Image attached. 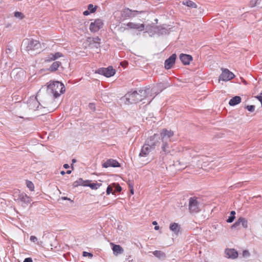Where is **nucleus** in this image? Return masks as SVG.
<instances>
[{
	"label": "nucleus",
	"instance_id": "56",
	"mask_svg": "<svg viewBox=\"0 0 262 262\" xmlns=\"http://www.w3.org/2000/svg\"><path fill=\"white\" fill-rule=\"evenodd\" d=\"M130 192H131V193H132V194H133V193H134V191H133V189H132V190H130Z\"/></svg>",
	"mask_w": 262,
	"mask_h": 262
},
{
	"label": "nucleus",
	"instance_id": "36",
	"mask_svg": "<svg viewBox=\"0 0 262 262\" xmlns=\"http://www.w3.org/2000/svg\"><path fill=\"white\" fill-rule=\"evenodd\" d=\"M14 16L17 18L21 19L24 17V15L22 13L19 12H15L14 13Z\"/></svg>",
	"mask_w": 262,
	"mask_h": 262
},
{
	"label": "nucleus",
	"instance_id": "55",
	"mask_svg": "<svg viewBox=\"0 0 262 262\" xmlns=\"http://www.w3.org/2000/svg\"><path fill=\"white\" fill-rule=\"evenodd\" d=\"M62 199H63V200H70L69 199H68V198H67V197H63Z\"/></svg>",
	"mask_w": 262,
	"mask_h": 262
},
{
	"label": "nucleus",
	"instance_id": "35",
	"mask_svg": "<svg viewBox=\"0 0 262 262\" xmlns=\"http://www.w3.org/2000/svg\"><path fill=\"white\" fill-rule=\"evenodd\" d=\"M96 7H94L93 6V5L92 4H90L88 5V10L91 12V13H93L96 10Z\"/></svg>",
	"mask_w": 262,
	"mask_h": 262
},
{
	"label": "nucleus",
	"instance_id": "45",
	"mask_svg": "<svg viewBox=\"0 0 262 262\" xmlns=\"http://www.w3.org/2000/svg\"><path fill=\"white\" fill-rule=\"evenodd\" d=\"M256 98L261 103H262V93L260 94V95L256 96Z\"/></svg>",
	"mask_w": 262,
	"mask_h": 262
},
{
	"label": "nucleus",
	"instance_id": "33",
	"mask_svg": "<svg viewBox=\"0 0 262 262\" xmlns=\"http://www.w3.org/2000/svg\"><path fill=\"white\" fill-rule=\"evenodd\" d=\"M26 185L27 187L31 190V191H34V186L33 183L30 181H26Z\"/></svg>",
	"mask_w": 262,
	"mask_h": 262
},
{
	"label": "nucleus",
	"instance_id": "30",
	"mask_svg": "<svg viewBox=\"0 0 262 262\" xmlns=\"http://www.w3.org/2000/svg\"><path fill=\"white\" fill-rule=\"evenodd\" d=\"M106 192L107 195L110 194L111 193L115 194V192H114L113 183L107 186Z\"/></svg>",
	"mask_w": 262,
	"mask_h": 262
},
{
	"label": "nucleus",
	"instance_id": "22",
	"mask_svg": "<svg viewBox=\"0 0 262 262\" xmlns=\"http://www.w3.org/2000/svg\"><path fill=\"white\" fill-rule=\"evenodd\" d=\"M38 102L35 99H30L28 101L27 104L30 109H34L38 107Z\"/></svg>",
	"mask_w": 262,
	"mask_h": 262
},
{
	"label": "nucleus",
	"instance_id": "24",
	"mask_svg": "<svg viewBox=\"0 0 262 262\" xmlns=\"http://www.w3.org/2000/svg\"><path fill=\"white\" fill-rule=\"evenodd\" d=\"M89 182V181H84L82 179L80 178V179H79L76 181L74 182L73 186L74 187H77L80 185L86 186L87 184Z\"/></svg>",
	"mask_w": 262,
	"mask_h": 262
},
{
	"label": "nucleus",
	"instance_id": "10",
	"mask_svg": "<svg viewBox=\"0 0 262 262\" xmlns=\"http://www.w3.org/2000/svg\"><path fill=\"white\" fill-rule=\"evenodd\" d=\"M103 25V21L101 19H96L94 22L91 23L90 30L92 32H97L102 27Z\"/></svg>",
	"mask_w": 262,
	"mask_h": 262
},
{
	"label": "nucleus",
	"instance_id": "29",
	"mask_svg": "<svg viewBox=\"0 0 262 262\" xmlns=\"http://www.w3.org/2000/svg\"><path fill=\"white\" fill-rule=\"evenodd\" d=\"M262 0H251L250 3V6L251 7L255 6H260V2Z\"/></svg>",
	"mask_w": 262,
	"mask_h": 262
},
{
	"label": "nucleus",
	"instance_id": "3",
	"mask_svg": "<svg viewBox=\"0 0 262 262\" xmlns=\"http://www.w3.org/2000/svg\"><path fill=\"white\" fill-rule=\"evenodd\" d=\"M23 46L29 53H32L33 51L39 49L40 47V45L38 41L29 39H24L23 41Z\"/></svg>",
	"mask_w": 262,
	"mask_h": 262
},
{
	"label": "nucleus",
	"instance_id": "39",
	"mask_svg": "<svg viewBox=\"0 0 262 262\" xmlns=\"http://www.w3.org/2000/svg\"><path fill=\"white\" fill-rule=\"evenodd\" d=\"M83 256L84 257H89L92 258L93 257V254L91 253H89L88 252L84 251L82 254Z\"/></svg>",
	"mask_w": 262,
	"mask_h": 262
},
{
	"label": "nucleus",
	"instance_id": "28",
	"mask_svg": "<svg viewBox=\"0 0 262 262\" xmlns=\"http://www.w3.org/2000/svg\"><path fill=\"white\" fill-rule=\"evenodd\" d=\"M101 186V183H89H89H88L86 186L90 187L92 189H97Z\"/></svg>",
	"mask_w": 262,
	"mask_h": 262
},
{
	"label": "nucleus",
	"instance_id": "57",
	"mask_svg": "<svg viewBox=\"0 0 262 262\" xmlns=\"http://www.w3.org/2000/svg\"><path fill=\"white\" fill-rule=\"evenodd\" d=\"M73 162H75V160L73 159Z\"/></svg>",
	"mask_w": 262,
	"mask_h": 262
},
{
	"label": "nucleus",
	"instance_id": "50",
	"mask_svg": "<svg viewBox=\"0 0 262 262\" xmlns=\"http://www.w3.org/2000/svg\"><path fill=\"white\" fill-rule=\"evenodd\" d=\"M155 230H158L159 229V227L158 226H156L154 228Z\"/></svg>",
	"mask_w": 262,
	"mask_h": 262
},
{
	"label": "nucleus",
	"instance_id": "23",
	"mask_svg": "<svg viewBox=\"0 0 262 262\" xmlns=\"http://www.w3.org/2000/svg\"><path fill=\"white\" fill-rule=\"evenodd\" d=\"M162 144L161 145V148L162 151L166 154L169 152V142L162 141Z\"/></svg>",
	"mask_w": 262,
	"mask_h": 262
},
{
	"label": "nucleus",
	"instance_id": "25",
	"mask_svg": "<svg viewBox=\"0 0 262 262\" xmlns=\"http://www.w3.org/2000/svg\"><path fill=\"white\" fill-rule=\"evenodd\" d=\"M113 250L115 254H121L123 252V248L118 245H113Z\"/></svg>",
	"mask_w": 262,
	"mask_h": 262
},
{
	"label": "nucleus",
	"instance_id": "32",
	"mask_svg": "<svg viewBox=\"0 0 262 262\" xmlns=\"http://www.w3.org/2000/svg\"><path fill=\"white\" fill-rule=\"evenodd\" d=\"M54 60H55L53 54H49L45 59V61H46V62H51V61H54Z\"/></svg>",
	"mask_w": 262,
	"mask_h": 262
},
{
	"label": "nucleus",
	"instance_id": "54",
	"mask_svg": "<svg viewBox=\"0 0 262 262\" xmlns=\"http://www.w3.org/2000/svg\"><path fill=\"white\" fill-rule=\"evenodd\" d=\"M68 174H70L71 173V170H68L67 172H66Z\"/></svg>",
	"mask_w": 262,
	"mask_h": 262
},
{
	"label": "nucleus",
	"instance_id": "52",
	"mask_svg": "<svg viewBox=\"0 0 262 262\" xmlns=\"http://www.w3.org/2000/svg\"><path fill=\"white\" fill-rule=\"evenodd\" d=\"M65 172L64 171H61L60 172V174H62V175H64L65 174Z\"/></svg>",
	"mask_w": 262,
	"mask_h": 262
},
{
	"label": "nucleus",
	"instance_id": "6",
	"mask_svg": "<svg viewBox=\"0 0 262 262\" xmlns=\"http://www.w3.org/2000/svg\"><path fill=\"white\" fill-rule=\"evenodd\" d=\"M173 135V132L171 130H168L165 128L162 129L160 134L161 141L171 142L172 141L171 138Z\"/></svg>",
	"mask_w": 262,
	"mask_h": 262
},
{
	"label": "nucleus",
	"instance_id": "1",
	"mask_svg": "<svg viewBox=\"0 0 262 262\" xmlns=\"http://www.w3.org/2000/svg\"><path fill=\"white\" fill-rule=\"evenodd\" d=\"M157 94L155 87L152 88H145L138 91L130 92L125 96L126 102L128 103H136L144 100L149 103Z\"/></svg>",
	"mask_w": 262,
	"mask_h": 262
},
{
	"label": "nucleus",
	"instance_id": "26",
	"mask_svg": "<svg viewBox=\"0 0 262 262\" xmlns=\"http://www.w3.org/2000/svg\"><path fill=\"white\" fill-rule=\"evenodd\" d=\"M152 254L158 258H165L166 257L165 254L159 250H156L152 252Z\"/></svg>",
	"mask_w": 262,
	"mask_h": 262
},
{
	"label": "nucleus",
	"instance_id": "37",
	"mask_svg": "<svg viewBox=\"0 0 262 262\" xmlns=\"http://www.w3.org/2000/svg\"><path fill=\"white\" fill-rule=\"evenodd\" d=\"M55 60L57 59L58 58L63 57V55L60 52H56L55 54H53Z\"/></svg>",
	"mask_w": 262,
	"mask_h": 262
},
{
	"label": "nucleus",
	"instance_id": "46",
	"mask_svg": "<svg viewBox=\"0 0 262 262\" xmlns=\"http://www.w3.org/2000/svg\"><path fill=\"white\" fill-rule=\"evenodd\" d=\"M90 13L91 12L88 10L84 11L83 12V14L84 15L86 16V15H89Z\"/></svg>",
	"mask_w": 262,
	"mask_h": 262
},
{
	"label": "nucleus",
	"instance_id": "51",
	"mask_svg": "<svg viewBox=\"0 0 262 262\" xmlns=\"http://www.w3.org/2000/svg\"><path fill=\"white\" fill-rule=\"evenodd\" d=\"M151 27L150 26H146V30H147V32L149 30V28H150Z\"/></svg>",
	"mask_w": 262,
	"mask_h": 262
},
{
	"label": "nucleus",
	"instance_id": "13",
	"mask_svg": "<svg viewBox=\"0 0 262 262\" xmlns=\"http://www.w3.org/2000/svg\"><path fill=\"white\" fill-rule=\"evenodd\" d=\"M103 167L107 168L109 167H120V164L117 161L114 159H108L102 164Z\"/></svg>",
	"mask_w": 262,
	"mask_h": 262
},
{
	"label": "nucleus",
	"instance_id": "7",
	"mask_svg": "<svg viewBox=\"0 0 262 262\" xmlns=\"http://www.w3.org/2000/svg\"><path fill=\"white\" fill-rule=\"evenodd\" d=\"M161 138L160 135L155 134L153 136H150L146 141L149 145L153 148L155 149L156 147L159 146L161 142Z\"/></svg>",
	"mask_w": 262,
	"mask_h": 262
},
{
	"label": "nucleus",
	"instance_id": "18",
	"mask_svg": "<svg viewBox=\"0 0 262 262\" xmlns=\"http://www.w3.org/2000/svg\"><path fill=\"white\" fill-rule=\"evenodd\" d=\"M180 228V226L176 223H171L169 226V229L170 231H171L176 235H178Z\"/></svg>",
	"mask_w": 262,
	"mask_h": 262
},
{
	"label": "nucleus",
	"instance_id": "16",
	"mask_svg": "<svg viewBox=\"0 0 262 262\" xmlns=\"http://www.w3.org/2000/svg\"><path fill=\"white\" fill-rule=\"evenodd\" d=\"M242 225L244 228H247L248 227V222L243 217H240L238 219V220L232 226V228H235L237 226Z\"/></svg>",
	"mask_w": 262,
	"mask_h": 262
},
{
	"label": "nucleus",
	"instance_id": "20",
	"mask_svg": "<svg viewBox=\"0 0 262 262\" xmlns=\"http://www.w3.org/2000/svg\"><path fill=\"white\" fill-rule=\"evenodd\" d=\"M61 66V63L59 61H54L49 67V71L51 72L56 71Z\"/></svg>",
	"mask_w": 262,
	"mask_h": 262
},
{
	"label": "nucleus",
	"instance_id": "8",
	"mask_svg": "<svg viewBox=\"0 0 262 262\" xmlns=\"http://www.w3.org/2000/svg\"><path fill=\"white\" fill-rule=\"evenodd\" d=\"M95 73L104 75L106 77H110L115 74V70L112 67L107 68H101L96 70Z\"/></svg>",
	"mask_w": 262,
	"mask_h": 262
},
{
	"label": "nucleus",
	"instance_id": "27",
	"mask_svg": "<svg viewBox=\"0 0 262 262\" xmlns=\"http://www.w3.org/2000/svg\"><path fill=\"white\" fill-rule=\"evenodd\" d=\"M183 4L190 8H196L197 7L196 4L190 0H186L183 1Z\"/></svg>",
	"mask_w": 262,
	"mask_h": 262
},
{
	"label": "nucleus",
	"instance_id": "44",
	"mask_svg": "<svg viewBox=\"0 0 262 262\" xmlns=\"http://www.w3.org/2000/svg\"><path fill=\"white\" fill-rule=\"evenodd\" d=\"M24 262H33L31 258L28 257L25 259Z\"/></svg>",
	"mask_w": 262,
	"mask_h": 262
},
{
	"label": "nucleus",
	"instance_id": "17",
	"mask_svg": "<svg viewBox=\"0 0 262 262\" xmlns=\"http://www.w3.org/2000/svg\"><path fill=\"white\" fill-rule=\"evenodd\" d=\"M180 59L184 64L187 65L189 64L192 58L189 55L181 54L180 56Z\"/></svg>",
	"mask_w": 262,
	"mask_h": 262
},
{
	"label": "nucleus",
	"instance_id": "48",
	"mask_svg": "<svg viewBox=\"0 0 262 262\" xmlns=\"http://www.w3.org/2000/svg\"><path fill=\"white\" fill-rule=\"evenodd\" d=\"M63 167L64 168H68L69 167V165L68 164H65L63 165Z\"/></svg>",
	"mask_w": 262,
	"mask_h": 262
},
{
	"label": "nucleus",
	"instance_id": "21",
	"mask_svg": "<svg viewBox=\"0 0 262 262\" xmlns=\"http://www.w3.org/2000/svg\"><path fill=\"white\" fill-rule=\"evenodd\" d=\"M241 101V98L239 96H234L232 98H231L229 102V104L230 106H234L238 103H239Z\"/></svg>",
	"mask_w": 262,
	"mask_h": 262
},
{
	"label": "nucleus",
	"instance_id": "11",
	"mask_svg": "<svg viewBox=\"0 0 262 262\" xmlns=\"http://www.w3.org/2000/svg\"><path fill=\"white\" fill-rule=\"evenodd\" d=\"M17 200L23 203V206L26 207L32 201L31 198L24 192L19 193Z\"/></svg>",
	"mask_w": 262,
	"mask_h": 262
},
{
	"label": "nucleus",
	"instance_id": "40",
	"mask_svg": "<svg viewBox=\"0 0 262 262\" xmlns=\"http://www.w3.org/2000/svg\"><path fill=\"white\" fill-rule=\"evenodd\" d=\"M30 241L33 243H37L38 242V239L35 236H34V235H31L30 236Z\"/></svg>",
	"mask_w": 262,
	"mask_h": 262
},
{
	"label": "nucleus",
	"instance_id": "43",
	"mask_svg": "<svg viewBox=\"0 0 262 262\" xmlns=\"http://www.w3.org/2000/svg\"><path fill=\"white\" fill-rule=\"evenodd\" d=\"M250 253L248 251L245 250L243 252V255L244 257H247L249 256Z\"/></svg>",
	"mask_w": 262,
	"mask_h": 262
},
{
	"label": "nucleus",
	"instance_id": "34",
	"mask_svg": "<svg viewBox=\"0 0 262 262\" xmlns=\"http://www.w3.org/2000/svg\"><path fill=\"white\" fill-rule=\"evenodd\" d=\"M113 186L114 189H115L114 192H120L121 191V187L119 184L116 183H113Z\"/></svg>",
	"mask_w": 262,
	"mask_h": 262
},
{
	"label": "nucleus",
	"instance_id": "53",
	"mask_svg": "<svg viewBox=\"0 0 262 262\" xmlns=\"http://www.w3.org/2000/svg\"><path fill=\"white\" fill-rule=\"evenodd\" d=\"M152 224L154 225H157V222L156 221H154L152 222Z\"/></svg>",
	"mask_w": 262,
	"mask_h": 262
},
{
	"label": "nucleus",
	"instance_id": "49",
	"mask_svg": "<svg viewBox=\"0 0 262 262\" xmlns=\"http://www.w3.org/2000/svg\"><path fill=\"white\" fill-rule=\"evenodd\" d=\"M235 214V212L234 211H232L231 212V215H234Z\"/></svg>",
	"mask_w": 262,
	"mask_h": 262
},
{
	"label": "nucleus",
	"instance_id": "42",
	"mask_svg": "<svg viewBox=\"0 0 262 262\" xmlns=\"http://www.w3.org/2000/svg\"><path fill=\"white\" fill-rule=\"evenodd\" d=\"M89 107L90 108V109H91V110L92 111H95V104L93 103H90L89 105Z\"/></svg>",
	"mask_w": 262,
	"mask_h": 262
},
{
	"label": "nucleus",
	"instance_id": "12",
	"mask_svg": "<svg viewBox=\"0 0 262 262\" xmlns=\"http://www.w3.org/2000/svg\"><path fill=\"white\" fill-rule=\"evenodd\" d=\"M152 149H154L149 145V144L145 142L144 144L142 147L139 156L140 157H146L149 155Z\"/></svg>",
	"mask_w": 262,
	"mask_h": 262
},
{
	"label": "nucleus",
	"instance_id": "4",
	"mask_svg": "<svg viewBox=\"0 0 262 262\" xmlns=\"http://www.w3.org/2000/svg\"><path fill=\"white\" fill-rule=\"evenodd\" d=\"M189 210L191 213H196L201 210V205L196 198H189Z\"/></svg>",
	"mask_w": 262,
	"mask_h": 262
},
{
	"label": "nucleus",
	"instance_id": "5",
	"mask_svg": "<svg viewBox=\"0 0 262 262\" xmlns=\"http://www.w3.org/2000/svg\"><path fill=\"white\" fill-rule=\"evenodd\" d=\"M145 11L132 10L129 8L123 9L121 12V16L124 18H132L136 17L138 14L145 13Z\"/></svg>",
	"mask_w": 262,
	"mask_h": 262
},
{
	"label": "nucleus",
	"instance_id": "15",
	"mask_svg": "<svg viewBox=\"0 0 262 262\" xmlns=\"http://www.w3.org/2000/svg\"><path fill=\"white\" fill-rule=\"evenodd\" d=\"M176 57V55L173 54L165 61V68L166 69H170L172 67L175 62Z\"/></svg>",
	"mask_w": 262,
	"mask_h": 262
},
{
	"label": "nucleus",
	"instance_id": "2",
	"mask_svg": "<svg viewBox=\"0 0 262 262\" xmlns=\"http://www.w3.org/2000/svg\"><path fill=\"white\" fill-rule=\"evenodd\" d=\"M65 91L64 85L58 81H52L47 85V92L50 96H53L54 98L58 97Z\"/></svg>",
	"mask_w": 262,
	"mask_h": 262
},
{
	"label": "nucleus",
	"instance_id": "14",
	"mask_svg": "<svg viewBox=\"0 0 262 262\" xmlns=\"http://www.w3.org/2000/svg\"><path fill=\"white\" fill-rule=\"evenodd\" d=\"M126 26L130 29H137L140 31L145 29V25L143 24L129 22L126 24Z\"/></svg>",
	"mask_w": 262,
	"mask_h": 262
},
{
	"label": "nucleus",
	"instance_id": "47",
	"mask_svg": "<svg viewBox=\"0 0 262 262\" xmlns=\"http://www.w3.org/2000/svg\"><path fill=\"white\" fill-rule=\"evenodd\" d=\"M99 40H100V39L98 37H97L95 38V42H98Z\"/></svg>",
	"mask_w": 262,
	"mask_h": 262
},
{
	"label": "nucleus",
	"instance_id": "38",
	"mask_svg": "<svg viewBox=\"0 0 262 262\" xmlns=\"http://www.w3.org/2000/svg\"><path fill=\"white\" fill-rule=\"evenodd\" d=\"M246 108L249 111V112H254V110H255V106L254 105H247Z\"/></svg>",
	"mask_w": 262,
	"mask_h": 262
},
{
	"label": "nucleus",
	"instance_id": "9",
	"mask_svg": "<svg viewBox=\"0 0 262 262\" xmlns=\"http://www.w3.org/2000/svg\"><path fill=\"white\" fill-rule=\"evenodd\" d=\"M234 77V75L227 69H222V73L219 77L220 80L229 81Z\"/></svg>",
	"mask_w": 262,
	"mask_h": 262
},
{
	"label": "nucleus",
	"instance_id": "41",
	"mask_svg": "<svg viewBox=\"0 0 262 262\" xmlns=\"http://www.w3.org/2000/svg\"><path fill=\"white\" fill-rule=\"evenodd\" d=\"M234 219H235V216L230 215V216H229L228 219L227 220V222L232 223Z\"/></svg>",
	"mask_w": 262,
	"mask_h": 262
},
{
	"label": "nucleus",
	"instance_id": "31",
	"mask_svg": "<svg viewBox=\"0 0 262 262\" xmlns=\"http://www.w3.org/2000/svg\"><path fill=\"white\" fill-rule=\"evenodd\" d=\"M154 29L157 30V31H155V32H157L158 34H166L167 31L166 29L163 28H154Z\"/></svg>",
	"mask_w": 262,
	"mask_h": 262
},
{
	"label": "nucleus",
	"instance_id": "19",
	"mask_svg": "<svg viewBox=\"0 0 262 262\" xmlns=\"http://www.w3.org/2000/svg\"><path fill=\"white\" fill-rule=\"evenodd\" d=\"M229 258H235L238 256V253L233 249H227L225 251Z\"/></svg>",
	"mask_w": 262,
	"mask_h": 262
}]
</instances>
